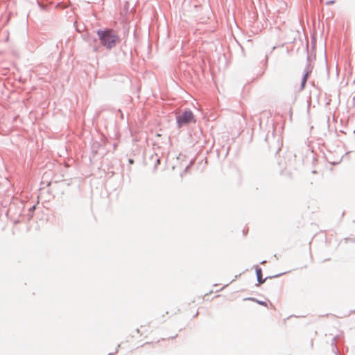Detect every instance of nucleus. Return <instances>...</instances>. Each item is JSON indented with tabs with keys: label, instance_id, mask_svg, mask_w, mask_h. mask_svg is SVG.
<instances>
[{
	"label": "nucleus",
	"instance_id": "nucleus-1",
	"mask_svg": "<svg viewBox=\"0 0 355 355\" xmlns=\"http://www.w3.org/2000/svg\"><path fill=\"white\" fill-rule=\"evenodd\" d=\"M97 33L101 44L107 49L114 46L118 41L117 36L112 31H98Z\"/></svg>",
	"mask_w": 355,
	"mask_h": 355
},
{
	"label": "nucleus",
	"instance_id": "nucleus-2",
	"mask_svg": "<svg viewBox=\"0 0 355 355\" xmlns=\"http://www.w3.org/2000/svg\"><path fill=\"white\" fill-rule=\"evenodd\" d=\"M177 121L179 126H181L190 123H194L196 120L192 112L190 110H187L178 117Z\"/></svg>",
	"mask_w": 355,
	"mask_h": 355
},
{
	"label": "nucleus",
	"instance_id": "nucleus-3",
	"mask_svg": "<svg viewBox=\"0 0 355 355\" xmlns=\"http://www.w3.org/2000/svg\"><path fill=\"white\" fill-rule=\"evenodd\" d=\"M307 78H308V73H306L304 77H303V79H302V89L304 88L305 84H306V82L307 80Z\"/></svg>",
	"mask_w": 355,
	"mask_h": 355
},
{
	"label": "nucleus",
	"instance_id": "nucleus-4",
	"mask_svg": "<svg viewBox=\"0 0 355 355\" xmlns=\"http://www.w3.org/2000/svg\"><path fill=\"white\" fill-rule=\"evenodd\" d=\"M257 303H259L261 305H263V306H267V304L265 302H259V301H257Z\"/></svg>",
	"mask_w": 355,
	"mask_h": 355
},
{
	"label": "nucleus",
	"instance_id": "nucleus-5",
	"mask_svg": "<svg viewBox=\"0 0 355 355\" xmlns=\"http://www.w3.org/2000/svg\"><path fill=\"white\" fill-rule=\"evenodd\" d=\"M155 157H156V166H157V165H159V163H160V160H159V159L157 157V155H156Z\"/></svg>",
	"mask_w": 355,
	"mask_h": 355
},
{
	"label": "nucleus",
	"instance_id": "nucleus-6",
	"mask_svg": "<svg viewBox=\"0 0 355 355\" xmlns=\"http://www.w3.org/2000/svg\"><path fill=\"white\" fill-rule=\"evenodd\" d=\"M129 163H130V164H132L134 163V160H133V159H129Z\"/></svg>",
	"mask_w": 355,
	"mask_h": 355
},
{
	"label": "nucleus",
	"instance_id": "nucleus-7",
	"mask_svg": "<svg viewBox=\"0 0 355 355\" xmlns=\"http://www.w3.org/2000/svg\"><path fill=\"white\" fill-rule=\"evenodd\" d=\"M146 326H141V329H138V332H141V329L145 327Z\"/></svg>",
	"mask_w": 355,
	"mask_h": 355
}]
</instances>
